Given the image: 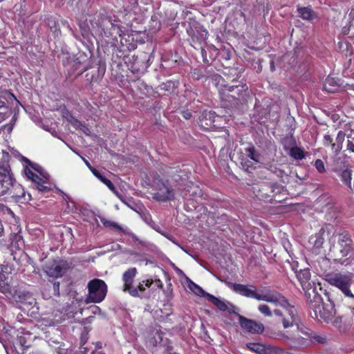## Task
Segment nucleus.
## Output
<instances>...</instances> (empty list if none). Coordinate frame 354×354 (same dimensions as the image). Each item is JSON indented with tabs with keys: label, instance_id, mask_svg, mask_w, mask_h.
<instances>
[{
	"label": "nucleus",
	"instance_id": "nucleus-1",
	"mask_svg": "<svg viewBox=\"0 0 354 354\" xmlns=\"http://www.w3.org/2000/svg\"><path fill=\"white\" fill-rule=\"evenodd\" d=\"M230 287L241 296L274 304L279 308L274 310V313L277 316L281 317L283 326L287 328L295 326L297 330L299 331V318L297 310L279 292L266 287L257 290L253 285L232 283Z\"/></svg>",
	"mask_w": 354,
	"mask_h": 354
},
{
	"label": "nucleus",
	"instance_id": "nucleus-2",
	"mask_svg": "<svg viewBox=\"0 0 354 354\" xmlns=\"http://www.w3.org/2000/svg\"><path fill=\"white\" fill-rule=\"evenodd\" d=\"M326 300L324 301L319 292L307 299L310 307L313 310L315 317L318 320H324L331 322L335 326H339L341 320L335 317L336 310L335 305L328 293H325Z\"/></svg>",
	"mask_w": 354,
	"mask_h": 354
},
{
	"label": "nucleus",
	"instance_id": "nucleus-3",
	"mask_svg": "<svg viewBox=\"0 0 354 354\" xmlns=\"http://www.w3.org/2000/svg\"><path fill=\"white\" fill-rule=\"evenodd\" d=\"M330 257L344 266H354V243L347 233L338 235V242L330 250Z\"/></svg>",
	"mask_w": 354,
	"mask_h": 354
},
{
	"label": "nucleus",
	"instance_id": "nucleus-4",
	"mask_svg": "<svg viewBox=\"0 0 354 354\" xmlns=\"http://www.w3.org/2000/svg\"><path fill=\"white\" fill-rule=\"evenodd\" d=\"M30 167H26L24 173L28 179L30 180L40 192H48L50 188L47 185L50 175L40 165L32 163L26 159Z\"/></svg>",
	"mask_w": 354,
	"mask_h": 354
},
{
	"label": "nucleus",
	"instance_id": "nucleus-5",
	"mask_svg": "<svg viewBox=\"0 0 354 354\" xmlns=\"http://www.w3.org/2000/svg\"><path fill=\"white\" fill-rule=\"evenodd\" d=\"M353 274L351 272H334L325 275V280L331 286L339 289L347 297L353 298L351 290Z\"/></svg>",
	"mask_w": 354,
	"mask_h": 354
},
{
	"label": "nucleus",
	"instance_id": "nucleus-6",
	"mask_svg": "<svg viewBox=\"0 0 354 354\" xmlns=\"http://www.w3.org/2000/svg\"><path fill=\"white\" fill-rule=\"evenodd\" d=\"M88 295L86 303H100L104 300L107 292V287L104 281L95 279L88 283Z\"/></svg>",
	"mask_w": 354,
	"mask_h": 354
},
{
	"label": "nucleus",
	"instance_id": "nucleus-7",
	"mask_svg": "<svg viewBox=\"0 0 354 354\" xmlns=\"http://www.w3.org/2000/svg\"><path fill=\"white\" fill-rule=\"evenodd\" d=\"M297 277L300 282V284L305 292L306 299L311 298L318 292L317 288L322 290L320 283H316L315 281L310 280V272L308 269L301 270L297 274Z\"/></svg>",
	"mask_w": 354,
	"mask_h": 354
},
{
	"label": "nucleus",
	"instance_id": "nucleus-8",
	"mask_svg": "<svg viewBox=\"0 0 354 354\" xmlns=\"http://www.w3.org/2000/svg\"><path fill=\"white\" fill-rule=\"evenodd\" d=\"M68 263L61 259H53L44 267V271L50 277L58 278L62 277L68 269Z\"/></svg>",
	"mask_w": 354,
	"mask_h": 354
},
{
	"label": "nucleus",
	"instance_id": "nucleus-9",
	"mask_svg": "<svg viewBox=\"0 0 354 354\" xmlns=\"http://www.w3.org/2000/svg\"><path fill=\"white\" fill-rule=\"evenodd\" d=\"M237 317L241 328L247 332L253 334H260L263 332L264 326L261 322L245 318L239 314H237Z\"/></svg>",
	"mask_w": 354,
	"mask_h": 354
},
{
	"label": "nucleus",
	"instance_id": "nucleus-10",
	"mask_svg": "<svg viewBox=\"0 0 354 354\" xmlns=\"http://www.w3.org/2000/svg\"><path fill=\"white\" fill-rule=\"evenodd\" d=\"M14 183V178L8 164L0 165V186L2 188L1 194L6 193Z\"/></svg>",
	"mask_w": 354,
	"mask_h": 354
},
{
	"label": "nucleus",
	"instance_id": "nucleus-11",
	"mask_svg": "<svg viewBox=\"0 0 354 354\" xmlns=\"http://www.w3.org/2000/svg\"><path fill=\"white\" fill-rule=\"evenodd\" d=\"M137 273V270L135 268H131L127 270L124 274L122 277V279L124 281L123 284V291L124 292H129V293L133 296L136 297L138 295V291L136 288V287H134L132 286V283L133 281V279Z\"/></svg>",
	"mask_w": 354,
	"mask_h": 354
},
{
	"label": "nucleus",
	"instance_id": "nucleus-12",
	"mask_svg": "<svg viewBox=\"0 0 354 354\" xmlns=\"http://www.w3.org/2000/svg\"><path fill=\"white\" fill-rule=\"evenodd\" d=\"M207 300L216 306L221 311H227L230 314H239L236 310L237 308L230 302L218 298L212 295H207Z\"/></svg>",
	"mask_w": 354,
	"mask_h": 354
},
{
	"label": "nucleus",
	"instance_id": "nucleus-13",
	"mask_svg": "<svg viewBox=\"0 0 354 354\" xmlns=\"http://www.w3.org/2000/svg\"><path fill=\"white\" fill-rule=\"evenodd\" d=\"M207 300L216 306L221 311H227L230 314H239L236 310L237 308L230 302L218 298L212 295H207Z\"/></svg>",
	"mask_w": 354,
	"mask_h": 354
},
{
	"label": "nucleus",
	"instance_id": "nucleus-14",
	"mask_svg": "<svg viewBox=\"0 0 354 354\" xmlns=\"http://www.w3.org/2000/svg\"><path fill=\"white\" fill-rule=\"evenodd\" d=\"M174 190L164 183L159 185L153 198L159 201L165 202L174 198Z\"/></svg>",
	"mask_w": 354,
	"mask_h": 354
},
{
	"label": "nucleus",
	"instance_id": "nucleus-15",
	"mask_svg": "<svg viewBox=\"0 0 354 354\" xmlns=\"http://www.w3.org/2000/svg\"><path fill=\"white\" fill-rule=\"evenodd\" d=\"M71 306L68 305L66 308H64V312L61 311L60 315H58L56 313L53 318L50 317L42 318V324L45 326H51L61 322L62 320L65 319V317L69 313H75V310L71 309Z\"/></svg>",
	"mask_w": 354,
	"mask_h": 354
},
{
	"label": "nucleus",
	"instance_id": "nucleus-16",
	"mask_svg": "<svg viewBox=\"0 0 354 354\" xmlns=\"http://www.w3.org/2000/svg\"><path fill=\"white\" fill-rule=\"evenodd\" d=\"M286 344L292 348H303L308 345V339L305 338L297 334L294 336L288 337L284 334L281 335Z\"/></svg>",
	"mask_w": 354,
	"mask_h": 354
},
{
	"label": "nucleus",
	"instance_id": "nucleus-17",
	"mask_svg": "<svg viewBox=\"0 0 354 354\" xmlns=\"http://www.w3.org/2000/svg\"><path fill=\"white\" fill-rule=\"evenodd\" d=\"M109 23H110L111 28V30L109 32L104 31V34L106 36L109 37H116L117 35H119L120 37H123V32L121 29V27L118 24V21L116 20H114L112 21L111 20H109ZM122 39H121V43L122 44Z\"/></svg>",
	"mask_w": 354,
	"mask_h": 354
},
{
	"label": "nucleus",
	"instance_id": "nucleus-18",
	"mask_svg": "<svg viewBox=\"0 0 354 354\" xmlns=\"http://www.w3.org/2000/svg\"><path fill=\"white\" fill-rule=\"evenodd\" d=\"M8 277L3 272H0V292L4 295L11 294V288Z\"/></svg>",
	"mask_w": 354,
	"mask_h": 354
},
{
	"label": "nucleus",
	"instance_id": "nucleus-19",
	"mask_svg": "<svg viewBox=\"0 0 354 354\" xmlns=\"http://www.w3.org/2000/svg\"><path fill=\"white\" fill-rule=\"evenodd\" d=\"M68 121L76 129H80L86 135H89L91 131L90 129L85 124H82L80 121L77 120L72 115H69L67 118Z\"/></svg>",
	"mask_w": 354,
	"mask_h": 354
},
{
	"label": "nucleus",
	"instance_id": "nucleus-20",
	"mask_svg": "<svg viewBox=\"0 0 354 354\" xmlns=\"http://www.w3.org/2000/svg\"><path fill=\"white\" fill-rule=\"evenodd\" d=\"M299 16L304 20H313L316 18L315 12L308 7L298 8Z\"/></svg>",
	"mask_w": 354,
	"mask_h": 354
},
{
	"label": "nucleus",
	"instance_id": "nucleus-21",
	"mask_svg": "<svg viewBox=\"0 0 354 354\" xmlns=\"http://www.w3.org/2000/svg\"><path fill=\"white\" fill-rule=\"evenodd\" d=\"M338 86L337 81L333 77L328 76L324 84V89L328 93H333Z\"/></svg>",
	"mask_w": 354,
	"mask_h": 354
},
{
	"label": "nucleus",
	"instance_id": "nucleus-22",
	"mask_svg": "<svg viewBox=\"0 0 354 354\" xmlns=\"http://www.w3.org/2000/svg\"><path fill=\"white\" fill-rule=\"evenodd\" d=\"M342 181L347 186L351 192H353V187L351 184L352 180V171L351 169H344L340 174Z\"/></svg>",
	"mask_w": 354,
	"mask_h": 354
},
{
	"label": "nucleus",
	"instance_id": "nucleus-23",
	"mask_svg": "<svg viewBox=\"0 0 354 354\" xmlns=\"http://www.w3.org/2000/svg\"><path fill=\"white\" fill-rule=\"evenodd\" d=\"M245 155L255 162L261 163V156L253 146L245 149Z\"/></svg>",
	"mask_w": 354,
	"mask_h": 354
},
{
	"label": "nucleus",
	"instance_id": "nucleus-24",
	"mask_svg": "<svg viewBox=\"0 0 354 354\" xmlns=\"http://www.w3.org/2000/svg\"><path fill=\"white\" fill-rule=\"evenodd\" d=\"M323 234V230H321L319 233L311 236L309 239L310 243L317 248H320L324 243Z\"/></svg>",
	"mask_w": 354,
	"mask_h": 354
},
{
	"label": "nucleus",
	"instance_id": "nucleus-25",
	"mask_svg": "<svg viewBox=\"0 0 354 354\" xmlns=\"http://www.w3.org/2000/svg\"><path fill=\"white\" fill-rule=\"evenodd\" d=\"M188 288L192 291L194 294L198 296L206 297L207 299V295L209 293L206 292L203 290L199 286L194 283L193 281L189 280L188 282Z\"/></svg>",
	"mask_w": 354,
	"mask_h": 354
},
{
	"label": "nucleus",
	"instance_id": "nucleus-26",
	"mask_svg": "<svg viewBox=\"0 0 354 354\" xmlns=\"http://www.w3.org/2000/svg\"><path fill=\"white\" fill-rule=\"evenodd\" d=\"M186 192L190 193V195L194 198L197 197H201L202 190L200 189V187L198 185H194L193 183H191V185H187L185 188Z\"/></svg>",
	"mask_w": 354,
	"mask_h": 354
},
{
	"label": "nucleus",
	"instance_id": "nucleus-27",
	"mask_svg": "<svg viewBox=\"0 0 354 354\" xmlns=\"http://www.w3.org/2000/svg\"><path fill=\"white\" fill-rule=\"evenodd\" d=\"M247 347L258 354H263L266 353L265 346L261 344L249 343L247 344Z\"/></svg>",
	"mask_w": 354,
	"mask_h": 354
},
{
	"label": "nucleus",
	"instance_id": "nucleus-28",
	"mask_svg": "<svg viewBox=\"0 0 354 354\" xmlns=\"http://www.w3.org/2000/svg\"><path fill=\"white\" fill-rule=\"evenodd\" d=\"M290 156L297 160H301L304 158L303 151L299 147H292L290 150Z\"/></svg>",
	"mask_w": 354,
	"mask_h": 354
},
{
	"label": "nucleus",
	"instance_id": "nucleus-29",
	"mask_svg": "<svg viewBox=\"0 0 354 354\" xmlns=\"http://www.w3.org/2000/svg\"><path fill=\"white\" fill-rule=\"evenodd\" d=\"M259 311L266 317H272V312L270 307L266 304H260L258 307Z\"/></svg>",
	"mask_w": 354,
	"mask_h": 354
},
{
	"label": "nucleus",
	"instance_id": "nucleus-30",
	"mask_svg": "<svg viewBox=\"0 0 354 354\" xmlns=\"http://www.w3.org/2000/svg\"><path fill=\"white\" fill-rule=\"evenodd\" d=\"M104 185H106L108 188L112 191L116 196H118V192L116 190L115 186L113 185V184L111 183V180H109V179L106 178L104 180H103L102 182Z\"/></svg>",
	"mask_w": 354,
	"mask_h": 354
},
{
	"label": "nucleus",
	"instance_id": "nucleus-31",
	"mask_svg": "<svg viewBox=\"0 0 354 354\" xmlns=\"http://www.w3.org/2000/svg\"><path fill=\"white\" fill-rule=\"evenodd\" d=\"M315 167L319 173L325 171L324 164L322 160L317 159L315 162Z\"/></svg>",
	"mask_w": 354,
	"mask_h": 354
},
{
	"label": "nucleus",
	"instance_id": "nucleus-32",
	"mask_svg": "<svg viewBox=\"0 0 354 354\" xmlns=\"http://www.w3.org/2000/svg\"><path fill=\"white\" fill-rule=\"evenodd\" d=\"M324 142L325 145H331L332 149L335 148V145L333 143V138L329 135H325L324 137Z\"/></svg>",
	"mask_w": 354,
	"mask_h": 354
},
{
	"label": "nucleus",
	"instance_id": "nucleus-33",
	"mask_svg": "<svg viewBox=\"0 0 354 354\" xmlns=\"http://www.w3.org/2000/svg\"><path fill=\"white\" fill-rule=\"evenodd\" d=\"M91 172L102 183L103 182V180L106 179V178L102 174H101L100 172L96 169H91Z\"/></svg>",
	"mask_w": 354,
	"mask_h": 354
},
{
	"label": "nucleus",
	"instance_id": "nucleus-34",
	"mask_svg": "<svg viewBox=\"0 0 354 354\" xmlns=\"http://www.w3.org/2000/svg\"><path fill=\"white\" fill-rule=\"evenodd\" d=\"M102 221L103 223V224L106 226V227H109V226H113L114 227H117V228H120V227L118 225V224L113 223V222H111L110 221H106L105 219H102Z\"/></svg>",
	"mask_w": 354,
	"mask_h": 354
},
{
	"label": "nucleus",
	"instance_id": "nucleus-35",
	"mask_svg": "<svg viewBox=\"0 0 354 354\" xmlns=\"http://www.w3.org/2000/svg\"><path fill=\"white\" fill-rule=\"evenodd\" d=\"M16 122V119L15 117H13L10 120V124L7 125L6 127L7 128V130L8 132H11L13 128V126Z\"/></svg>",
	"mask_w": 354,
	"mask_h": 354
},
{
	"label": "nucleus",
	"instance_id": "nucleus-36",
	"mask_svg": "<svg viewBox=\"0 0 354 354\" xmlns=\"http://www.w3.org/2000/svg\"><path fill=\"white\" fill-rule=\"evenodd\" d=\"M19 341L20 344L23 347L28 348L29 346L28 344H26V341L24 340V338L22 336L19 337Z\"/></svg>",
	"mask_w": 354,
	"mask_h": 354
},
{
	"label": "nucleus",
	"instance_id": "nucleus-37",
	"mask_svg": "<svg viewBox=\"0 0 354 354\" xmlns=\"http://www.w3.org/2000/svg\"><path fill=\"white\" fill-rule=\"evenodd\" d=\"M145 288L146 287L145 286L144 283L142 281V282L139 283V285L138 286V287L136 288H137L138 292H142L145 291Z\"/></svg>",
	"mask_w": 354,
	"mask_h": 354
},
{
	"label": "nucleus",
	"instance_id": "nucleus-38",
	"mask_svg": "<svg viewBox=\"0 0 354 354\" xmlns=\"http://www.w3.org/2000/svg\"><path fill=\"white\" fill-rule=\"evenodd\" d=\"M183 116L185 118V119H189L191 117H192V113L191 112L188 111H183Z\"/></svg>",
	"mask_w": 354,
	"mask_h": 354
},
{
	"label": "nucleus",
	"instance_id": "nucleus-39",
	"mask_svg": "<svg viewBox=\"0 0 354 354\" xmlns=\"http://www.w3.org/2000/svg\"><path fill=\"white\" fill-rule=\"evenodd\" d=\"M59 282L53 283L54 291H55V294L57 295H59Z\"/></svg>",
	"mask_w": 354,
	"mask_h": 354
},
{
	"label": "nucleus",
	"instance_id": "nucleus-40",
	"mask_svg": "<svg viewBox=\"0 0 354 354\" xmlns=\"http://www.w3.org/2000/svg\"><path fill=\"white\" fill-rule=\"evenodd\" d=\"M142 283H144L145 287H148L149 288L152 284L153 280H151V279H147V280L142 281Z\"/></svg>",
	"mask_w": 354,
	"mask_h": 354
},
{
	"label": "nucleus",
	"instance_id": "nucleus-41",
	"mask_svg": "<svg viewBox=\"0 0 354 354\" xmlns=\"http://www.w3.org/2000/svg\"><path fill=\"white\" fill-rule=\"evenodd\" d=\"M82 159L83 160L84 162L85 163V165L87 166V167L90 169V171H91V169H94L91 165V164L88 162V160H86L83 157H81Z\"/></svg>",
	"mask_w": 354,
	"mask_h": 354
},
{
	"label": "nucleus",
	"instance_id": "nucleus-42",
	"mask_svg": "<svg viewBox=\"0 0 354 354\" xmlns=\"http://www.w3.org/2000/svg\"><path fill=\"white\" fill-rule=\"evenodd\" d=\"M347 149L350 151L354 153V143L349 142L347 145Z\"/></svg>",
	"mask_w": 354,
	"mask_h": 354
},
{
	"label": "nucleus",
	"instance_id": "nucleus-43",
	"mask_svg": "<svg viewBox=\"0 0 354 354\" xmlns=\"http://www.w3.org/2000/svg\"><path fill=\"white\" fill-rule=\"evenodd\" d=\"M156 284L158 287H162V283L160 279L156 280Z\"/></svg>",
	"mask_w": 354,
	"mask_h": 354
},
{
	"label": "nucleus",
	"instance_id": "nucleus-44",
	"mask_svg": "<svg viewBox=\"0 0 354 354\" xmlns=\"http://www.w3.org/2000/svg\"><path fill=\"white\" fill-rule=\"evenodd\" d=\"M36 304L35 300L32 298L30 299V301H28L29 305H35Z\"/></svg>",
	"mask_w": 354,
	"mask_h": 354
},
{
	"label": "nucleus",
	"instance_id": "nucleus-45",
	"mask_svg": "<svg viewBox=\"0 0 354 354\" xmlns=\"http://www.w3.org/2000/svg\"><path fill=\"white\" fill-rule=\"evenodd\" d=\"M271 69L274 70V66L272 65V64H271Z\"/></svg>",
	"mask_w": 354,
	"mask_h": 354
},
{
	"label": "nucleus",
	"instance_id": "nucleus-46",
	"mask_svg": "<svg viewBox=\"0 0 354 354\" xmlns=\"http://www.w3.org/2000/svg\"><path fill=\"white\" fill-rule=\"evenodd\" d=\"M232 88H233V86H230L229 90L232 91Z\"/></svg>",
	"mask_w": 354,
	"mask_h": 354
},
{
	"label": "nucleus",
	"instance_id": "nucleus-47",
	"mask_svg": "<svg viewBox=\"0 0 354 354\" xmlns=\"http://www.w3.org/2000/svg\"><path fill=\"white\" fill-rule=\"evenodd\" d=\"M339 146H337V148L335 149L337 151L339 150Z\"/></svg>",
	"mask_w": 354,
	"mask_h": 354
},
{
	"label": "nucleus",
	"instance_id": "nucleus-48",
	"mask_svg": "<svg viewBox=\"0 0 354 354\" xmlns=\"http://www.w3.org/2000/svg\"><path fill=\"white\" fill-rule=\"evenodd\" d=\"M341 134H342V133H341V132H339V133H338V136H339Z\"/></svg>",
	"mask_w": 354,
	"mask_h": 354
}]
</instances>
